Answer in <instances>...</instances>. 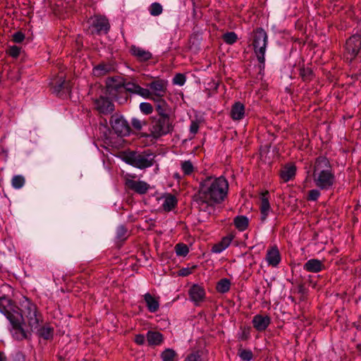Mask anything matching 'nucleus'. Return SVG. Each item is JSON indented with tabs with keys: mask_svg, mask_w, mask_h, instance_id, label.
Masks as SVG:
<instances>
[{
	"mask_svg": "<svg viewBox=\"0 0 361 361\" xmlns=\"http://www.w3.org/2000/svg\"><path fill=\"white\" fill-rule=\"evenodd\" d=\"M228 191V180L223 176H208L200 183L196 202L202 209H212L224 201Z\"/></svg>",
	"mask_w": 361,
	"mask_h": 361,
	"instance_id": "nucleus-1",
	"label": "nucleus"
},
{
	"mask_svg": "<svg viewBox=\"0 0 361 361\" xmlns=\"http://www.w3.org/2000/svg\"><path fill=\"white\" fill-rule=\"evenodd\" d=\"M312 178L315 185L321 190H328L334 186L336 177L327 158L320 157L316 159Z\"/></svg>",
	"mask_w": 361,
	"mask_h": 361,
	"instance_id": "nucleus-2",
	"label": "nucleus"
},
{
	"mask_svg": "<svg viewBox=\"0 0 361 361\" xmlns=\"http://www.w3.org/2000/svg\"><path fill=\"white\" fill-rule=\"evenodd\" d=\"M0 312L10 322L16 331V338L18 339L25 338V333L21 328L23 316L10 298L5 296L0 298Z\"/></svg>",
	"mask_w": 361,
	"mask_h": 361,
	"instance_id": "nucleus-3",
	"label": "nucleus"
},
{
	"mask_svg": "<svg viewBox=\"0 0 361 361\" xmlns=\"http://www.w3.org/2000/svg\"><path fill=\"white\" fill-rule=\"evenodd\" d=\"M155 156L147 152H127L122 155V159L126 164L139 169H145L153 166Z\"/></svg>",
	"mask_w": 361,
	"mask_h": 361,
	"instance_id": "nucleus-4",
	"label": "nucleus"
},
{
	"mask_svg": "<svg viewBox=\"0 0 361 361\" xmlns=\"http://www.w3.org/2000/svg\"><path fill=\"white\" fill-rule=\"evenodd\" d=\"M267 41V34L262 28H258L254 32L252 45L257 60L261 64H264L265 61Z\"/></svg>",
	"mask_w": 361,
	"mask_h": 361,
	"instance_id": "nucleus-5",
	"label": "nucleus"
},
{
	"mask_svg": "<svg viewBox=\"0 0 361 361\" xmlns=\"http://www.w3.org/2000/svg\"><path fill=\"white\" fill-rule=\"evenodd\" d=\"M173 130V120L170 117H159L151 124L150 131L154 137L171 133Z\"/></svg>",
	"mask_w": 361,
	"mask_h": 361,
	"instance_id": "nucleus-6",
	"label": "nucleus"
},
{
	"mask_svg": "<svg viewBox=\"0 0 361 361\" xmlns=\"http://www.w3.org/2000/svg\"><path fill=\"white\" fill-rule=\"evenodd\" d=\"M167 81L164 80H157L150 82L147 85L149 90V99L163 104L167 91Z\"/></svg>",
	"mask_w": 361,
	"mask_h": 361,
	"instance_id": "nucleus-7",
	"label": "nucleus"
},
{
	"mask_svg": "<svg viewBox=\"0 0 361 361\" xmlns=\"http://www.w3.org/2000/svg\"><path fill=\"white\" fill-rule=\"evenodd\" d=\"M22 312L28 319L29 325L31 328H37L39 319L37 314V308L35 304L27 298H25L21 303Z\"/></svg>",
	"mask_w": 361,
	"mask_h": 361,
	"instance_id": "nucleus-8",
	"label": "nucleus"
},
{
	"mask_svg": "<svg viewBox=\"0 0 361 361\" xmlns=\"http://www.w3.org/2000/svg\"><path fill=\"white\" fill-rule=\"evenodd\" d=\"M112 129L118 136L129 135L130 128L127 121L118 115H113L110 120Z\"/></svg>",
	"mask_w": 361,
	"mask_h": 361,
	"instance_id": "nucleus-9",
	"label": "nucleus"
},
{
	"mask_svg": "<svg viewBox=\"0 0 361 361\" xmlns=\"http://www.w3.org/2000/svg\"><path fill=\"white\" fill-rule=\"evenodd\" d=\"M125 85L121 78H109L106 81V92L111 98H116L118 94L125 90Z\"/></svg>",
	"mask_w": 361,
	"mask_h": 361,
	"instance_id": "nucleus-10",
	"label": "nucleus"
},
{
	"mask_svg": "<svg viewBox=\"0 0 361 361\" xmlns=\"http://www.w3.org/2000/svg\"><path fill=\"white\" fill-rule=\"evenodd\" d=\"M190 300L195 305H199L205 299L206 293L204 288L198 284H193L188 290Z\"/></svg>",
	"mask_w": 361,
	"mask_h": 361,
	"instance_id": "nucleus-11",
	"label": "nucleus"
},
{
	"mask_svg": "<svg viewBox=\"0 0 361 361\" xmlns=\"http://www.w3.org/2000/svg\"><path fill=\"white\" fill-rule=\"evenodd\" d=\"M346 50L352 60L361 50V35H355L346 42Z\"/></svg>",
	"mask_w": 361,
	"mask_h": 361,
	"instance_id": "nucleus-12",
	"label": "nucleus"
},
{
	"mask_svg": "<svg viewBox=\"0 0 361 361\" xmlns=\"http://www.w3.org/2000/svg\"><path fill=\"white\" fill-rule=\"evenodd\" d=\"M90 23L98 33H106L110 28V25L107 18L104 16H95L90 19Z\"/></svg>",
	"mask_w": 361,
	"mask_h": 361,
	"instance_id": "nucleus-13",
	"label": "nucleus"
},
{
	"mask_svg": "<svg viewBox=\"0 0 361 361\" xmlns=\"http://www.w3.org/2000/svg\"><path fill=\"white\" fill-rule=\"evenodd\" d=\"M260 213H261V220L262 221H265L268 215L272 212L271 208L269 201V192L268 191H265L262 192L260 195Z\"/></svg>",
	"mask_w": 361,
	"mask_h": 361,
	"instance_id": "nucleus-14",
	"label": "nucleus"
},
{
	"mask_svg": "<svg viewBox=\"0 0 361 361\" xmlns=\"http://www.w3.org/2000/svg\"><path fill=\"white\" fill-rule=\"evenodd\" d=\"M96 109L102 114L111 113L114 109L113 103L107 98L101 96L94 101Z\"/></svg>",
	"mask_w": 361,
	"mask_h": 361,
	"instance_id": "nucleus-15",
	"label": "nucleus"
},
{
	"mask_svg": "<svg viewBox=\"0 0 361 361\" xmlns=\"http://www.w3.org/2000/svg\"><path fill=\"white\" fill-rule=\"evenodd\" d=\"M125 90L130 93L137 94L144 99H149V90L143 88L133 82H126Z\"/></svg>",
	"mask_w": 361,
	"mask_h": 361,
	"instance_id": "nucleus-16",
	"label": "nucleus"
},
{
	"mask_svg": "<svg viewBox=\"0 0 361 361\" xmlns=\"http://www.w3.org/2000/svg\"><path fill=\"white\" fill-rule=\"evenodd\" d=\"M130 51L140 61H147L152 57L150 51L135 45L130 47Z\"/></svg>",
	"mask_w": 361,
	"mask_h": 361,
	"instance_id": "nucleus-17",
	"label": "nucleus"
},
{
	"mask_svg": "<svg viewBox=\"0 0 361 361\" xmlns=\"http://www.w3.org/2000/svg\"><path fill=\"white\" fill-rule=\"evenodd\" d=\"M324 262L318 259H310L303 265V269L309 272L318 273L324 269Z\"/></svg>",
	"mask_w": 361,
	"mask_h": 361,
	"instance_id": "nucleus-18",
	"label": "nucleus"
},
{
	"mask_svg": "<svg viewBox=\"0 0 361 361\" xmlns=\"http://www.w3.org/2000/svg\"><path fill=\"white\" fill-rule=\"evenodd\" d=\"M266 261L269 266L276 267L281 262V255L276 246H273L267 252Z\"/></svg>",
	"mask_w": 361,
	"mask_h": 361,
	"instance_id": "nucleus-19",
	"label": "nucleus"
},
{
	"mask_svg": "<svg viewBox=\"0 0 361 361\" xmlns=\"http://www.w3.org/2000/svg\"><path fill=\"white\" fill-rule=\"evenodd\" d=\"M270 322V317L267 315L257 314L252 319L253 326L259 331L265 330Z\"/></svg>",
	"mask_w": 361,
	"mask_h": 361,
	"instance_id": "nucleus-20",
	"label": "nucleus"
},
{
	"mask_svg": "<svg viewBox=\"0 0 361 361\" xmlns=\"http://www.w3.org/2000/svg\"><path fill=\"white\" fill-rule=\"evenodd\" d=\"M126 185L130 189L133 190L140 194H145L149 188V184L145 181L130 179L126 180Z\"/></svg>",
	"mask_w": 361,
	"mask_h": 361,
	"instance_id": "nucleus-21",
	"label": "nucleus"
},
{
	"mask_svg": "<svg viewBox=\"0 0 361 361\" xmlns=\"http://www.w3.org/2000/svg\"><path fill=\"white\" fill-rule=\"evenodd\" d=\"M233 236L228 235L224 237L220 242L214 245L212 248V252L216 254H219L225 250L231 243Z\"/></svg>",
	"mask_w": 361,
	"mask_h": 361,
	"instance_id": "nucleus-22",
	"label": "nucleus"
},
{
	"mask_svg": "<svg viewBox=\"0 0 361 361\" xmlns=\"http://www.w3.org/2000/svg\"><path fill=\"white\" fill-rule=\"evenodd\" d=\"M245 116V106L241 102H235L231 107V116L233 120L239 121Z\"/></svg>",
	"mask_w": 361,
	"mask_h": 361,
	"instance_id": "nucleus-23",
	"label": "nucleus"
},
{
	"mask_svg": "<svg viewBox=\"0 0 361 361\" xmlns=\"http://www.w3.org/2000/svg\"><path fill=\"white\" fill-rule=\"evenodd\" d=\"M33 329L36 330L37 334L39 337L45 340L51 339L54 336V329L49 325L47 324L43 326H39L38 324L37 328Z\"/></svg>",
	"mask_w": 361,
	"mask_h": 361,
	"instance_id": "nucleus-24",
	"label": "nucleus"
},
{
	"mask_svg": "<svg viewBox=\"0 0 361 361\" xmlns=\"http://www.w3.org/2000/svg\"><path fill=\"white\" fill-rule=\"evenodd\" d=\"M296 168L293 164H289L284 166L280 173L281 178L284 182H288L292 179L295 175Z\"/></svg>",
	"mask_w": 361,
	"mask_h": 361,
	"instance_id": "nucleus-25",
	"label": "nucleus"
},
{
	"mask_svg": "<svg viewBox=\"0 0 361 361\" xmlns=\"http://www.w3.org/2000/svg\"><path fill=\"white\" fill-rule=\"evenodd\" d=\"M52 84L54 85V92L57 93H59L62 90H65L68 92L71 88L69 82H66L63 76H60L58 80H54Z\"/></svg>",
	"mask_w": 361,
	"mask_h": 361,
	"instance_id": "nucleus-26",
	"label": "nucleus"
},
{
	"mask_svg": "<svg viewBox=\"0 0 361 361\" xmlns=\"http://www.w3.org/2000/svg\"><path fill=\"white\" fill-rule=\"evenodd\" d=\"M113 65L110 63H101L93 68V74L99 77L106 75L114 70Z\"/></svg>",
	"mask_w": 361,
	"mask_h": 361,
	"instance_id": "nucleus-27",
	"label": "nucleus"
},
{
	"mask_svg": "<svg viewBox=\"0 0 361 361\" xmlns=\"http://www.w3.org/2000/svg\"><path fill=\"white\" fill-rule=\"evenodd\" d=\"M144 298L147 307L149 312H155L159 310V301L155 298H154L151 294L146 293Z\"/></svg>",
	"mask_w": 361,
	"mask_h": 361,
	"instance_id": "nucleus-28",
	"label": "nucleus"
},
{
	"mask_svg": "<svg viewBox=\"0 0 361 361\" xmlns=\"http://www.w3.org/2000/svg\"><path fill=\"white\" fill-rule=\"evenodd\" d=\"M147 340L149 345H158L163 341V336L157 331H148L147 334Z\"/></svg>",
	"mask_w": 361,
	"mask_h": 361,
	"instance_id": "nucleus-29",
	"label": "nucleus"
},
{
	"mask_svg": "<svg viewBox=\"0 0 361 361\" xmlns=\"http://www.w3.org/2000/svg\"><path fill=\"white\" fill-rule=\"evenodd\" d=\"M177 203V200L175 196L168 194L167 195L164 197V202L162 203V207L166 211H171Z\"/></svg>",
	"mask_w": 361,
	"mask_h": 361,
	"instance_id": "nucleus-30",
	"label": "nucleus"
},
{
	"mask_svg": "<svg viewBox=\"0 0 361 361\" xmlns=\"http://www.w3.org/2000/svg\"><path fill=\"white\" fill-rule=\"evenodd\" d=\"M233 222L236 228L243 231L247 228L249 220L245 216H238L234 219Z\"/></svg>",
	"mask_w": 361,
	"mask_h": 361,
	"instance_id": "nucleus-31",
	"label": "nucleus"
},
{
	"mask_svg": "<svg viewBox=\"0 0 361 361\" xmlns=\"http://www.w3.org/2000/svg\"><path fill=\"white\" fill-rule=\"evenodd\" d=\"M161 358L162 361H178V355L174 350L167 348L161 353Z\"/></svg>",
	"mask_w": 361,
	"mask_h": 361,
	"instance_id": "nucleus-32",
	"label": "nucleus"
},
{
	"mask_svg": "<svg viewBox=\"0 0 361 361\" xmlns=\"http://www.w3.org/2000/svg\"><path fill=\"white\" fill-rule=\"evenodd\" d=\"M180 169L184 176H190L195 171L193 164L189 160L182 161L180 162Z\"/></svg>",
	"mask_w": 361,
	"mask_h": 361,
	"instance_id": "nucleus-33",
	"label": "nucleus"
},
{
	"mask_svg": "<svg viewBox=\"0 0 361 361\" xmlns=\"http://www.w3.org/2000/svg\"><path fill=\"white\" fill-rule=\"evenodd\" d=\"M156 103L157 111L159 114V117H169V109L164 99H163V104L161 102Z\"/></svg>",
	"mask_w": 361,
	"mask_h": 361,
	"instance_id": "nucleus-34",
	"label": "nucleus"
},
{
	"mask_svg": "<svg viewBox=\"0 0 361 361\" xmlns=\"http://www.w3.org/2000/svg\"><path fill=\"white\" fill-rule=\"evenodd\" d=\"M231 282L227 279H221L216 286V289L219 293H224L229 290Z\"/></svg>",
	"mask_w": 361,
	"mask_h": 361,
	"instance_id": "nucleus-35",
	"label": "nucleus"
},
{
	"mask_svg": "<svg viewBox=\"0 0 361 361\" xmlns=\"http://www.w3.org/2000/svg\"><path fill=\"white\" fill-rule=\"evenodd\" d=\"M25 178L21 175H16L11 180V185L15 189H20L25 185Z\"/></svg>",
	"mask_w": 361,
	"mask_h": 361,
	"instance_id": "nucleus-36",
	"label": "nucleus"
},
{
	"mask_svg": "<svg viewBox=\"0 0 361 361\" xmlns=\"http://www.w3.org/2000/svg\"><path fill=\"white\" fill-rule=\"evenodd\" d=\"M149 11L151 16H158L162 13L163 8L159 3L154 2L150 5L149 8Z\"/></svg>",
	"mask_w": 361,
	"mask_h": 361,
	"instance_id": "nucleus-37",
	"label": "nucleus"
},
{
	"mask_svg": "<svg viewBox=\"0 0 361 361\" xmlns=\"http://www.w3.org/2000/svg\"><path fill=\"white\" fill-rule=\"evenodd\" d=\"M176 253L178 256L185 257L188 255L189 250L186 245L179 243L176 245Z\"/></svg>",
	"mask_w": 361,
	"mask_h": 361,
	"instance_id": "nucleus-38",
	"label": "nucleus"
},
{
	"mask_svg": "<svg viewBox=\"0 0 361 361\" xmlns=\"http://www.w3.org/2000/svg\"><path fill=\"white\" fill-rule=\"evenodd\" d=\"M224 42L228 44L235 43L238 39L237 35L233 32H230L223 35Z\"/></svg>",
	"mask_w": 361,
	"mask_h": 361,
	"instance_id": "nucleus-39",
	"label": "nucleus"
},
{
	"mask_svg": "<svg viewBox=\"0 0 361 361\" xmlns=\"http://www.w3.org/2000/svg\"><path fill=\"white\" fill-rule=\"evenodd\" d=\"M238 355L243 360L245 361H250L253 357L252 353L250 350H240Z\"/></svg>",
	"mask_w": 361,
	"mask_h": 361,
	"instance_id": "nucleus-40",
	"label": "nucleus"
},
{
	"mask_svg": "<svg viewBox=\"0 0 361 361\" xmlns=\"http://www.w3.org/2000/svg\"><path fill=\"white\" fill-rule=\"evenodd\" d=\"M185 81V76L181 73H177L173 78V83L179 86H183Z\"/></svg>",
	"mask_w": 361,
	"mask_h": 361,
	"instance_id": "nucleus-41",
	"label": "nucleus"
},
{
	"mask_svg": "<svg viewBox=\"0 0 361 361\" xmlns=\"http://www.w3.org/2000/svg\"><path fill=\"white\" fill-rule=\"evenodd\" d=\"M140 111L145 114H150L153 111L152 106L148 102H142L140 104Z\"/></svg>",
	"mask_w": 361,
	"mask_h": 361,
	"instance_id": "nucleus-42",
	"label": "nucleus"
},
{
	"mask_svg": "<svg viewBox=\"0 0 361 361\" xmlns=\"http://www.w3.org/2000/svg\"><path fill=\"white\" fill-rule=\"evenodd\" d=\"M184 361H202L198 353H193L186 357Z\"/></svg>",
	"mask_w": 361,
	"mask_h": 361,
	"instance_id": "nucleus-43",
	"label": "nucleus"
},
{
	"mask_svg": "<svg viewBox=\"0 0 361 361\" xmlns=\"http://www.w3.org/2000/svg\"><path fill=\"white\" fill-rule=\"evenodd\" d=\"M319 196L320 192L317 189H313L309 192L308 199L312 201H315Z\"/></svg>",
	"mask_w": 361,
	"mask_h": 361,
	"instance_id": "nucleus-44",
	"label": "nucleus"
},
{
	"mask_svg": "<svg viewBox=\"0 0 361 361\" xmlns=\"http://www.w3.org/2000/svg\"><path fill=\"white\" fill-rule=\"evenodd\" d=\"M126 234V229L123 226H118L116 231L117 238L120 240L124 239Z\"/></svg>",
	"mask_w": 361,
	"mask_h": 361,
	"instance_id": "nucleus-45",
	"label": "nucleus"
},
{
	"mask_svg": "<svg viewBox=\"0 0 361 361\" xmlns=\"http://www.w3.org/2000/svg\"><path fill=\"white\" fill-rule=\"evenodd\" d=\"M132 126L137 130H140L142 128L144 122L137 118H133L131 121Z\"/></svg>",
	"mask_w": 361,
	"mask_h": 361,
	"instance_id": "nucleus-46",
	"label": "nucleus"
},
{
	"mask_svg": "<svg viewBox=\"0 0 361 361\" xmlns=\"http://www.w3.org/2000/svg\"><path fill=\"white\" fill-rule=\"evenodd\" d=\"M199 123L196 121H192L190 126V132L192 135H195L199 130Z\"/></svg>",
	"mask_w": 361,
	"mask_h": 361,
	"instance_id": "nucleus-47",
	"label": "nucleus"
},
{
	"mask_svg": "<svg viewBox=\"0 0 361 361\" xmlns=\"http://www.w3.org/2000/svg\"><path fill=\"white\" fill-rule=\"evenodd\" d=\"M194 267L190 268V267H185L182 268L178 271V275L181 276H187L192 274V269Z\"/></svg>",
	"mask_w": 361,
	"mask_h": 361,
	"instance_id": "nucleus-48",
	"label": "nucleus"
},
{
	"mask_svg": "<svg viewBox=\"0 0 361 361\" xmlns=\"http://www.w3.org/2000/svg\"><path fill=\"white\" fill-rule=\"evenodd\" d=\"M24 39H25V35L20 32H17L14 33L13 35V39L16 43H20V42H23Z\"/></svg>",
	"mask_w": 361,
	"mask_h": 361,
	"instance_id": "nucleus-49",
	"label": "nucleus"
},
{
	"mask_svg": "<svg viewBox=\"0 0 361 361\" xmlns=\"http://www.w3.org/2000/svg\"><path fill=\"white\" fill-rule=\"evenodd\" d=\"M25 356L20 352H17L13 355L12 358L10 361H25Z\"/></svg>",
	"mask_w": 361,
	"mask_h": 361,
	"instance_id": "nucleus-50",
	"label": "nucleus"
},
{
	"mask_svg": "<svg viewBox=\"0 0 361 361\" xmlns=\"http://www.w3.org/2000/svg\"><path fill=\"white\" fill-rule=\"evenodd\" d=\"M135 341L139 345H142L145 341V337L142 334H138L135 336Z\"/></svg>",
	"mask_w": 361,
	"mask_h": 361,
	"instance_id": "nucleus-51",
	"label": "nucleus"
},
{
	"mask_svg": "<svg viewBox=\"0 0 361 361\" xmlns=\"http://www.w3.org/2000/svg\"><path fill=\"white\" fill-rule=\"evenodd\" d=\"M312 72L310 69H302L300 71V75L301 76L305 79H307L308 76L311 75Z\"/></svg>",
	"mask_w": 361,
	"mask_h": 361,
	"instance_id": "nucleus-52",
	"label": "nucleus"
},
{
	"mask_svg": "<svg viewBox=\"0 0 361 361\" xmlns=\"http://www.w3.org/2000/svg\"><path fill=\"white\" fill-rule=\"evenodd\" d=\"M20 53V49L17 47H13L10 50V54L12 56L16 57Z\"/></svg>",
	"mask_w": 361,
	"mask_h": 361,
	"instance_id": "nucleus-53",
	"label": "nucleus"
},
{
	"mask_svg": "<svg viewBox=\"0 0 361 361\" xmlns=\"http://www.w3.org/2000/svg\"><path fill=\"white\" fill-rule=\"evenodd\" d=\"M0 361H5V356L2 352H0Z\"/></svg>",
	"mask_w": 361,
	"mask_h": 361,
	"instance_id": "nucleus-54",
	"label": "nucleus"
}]
</instances>
